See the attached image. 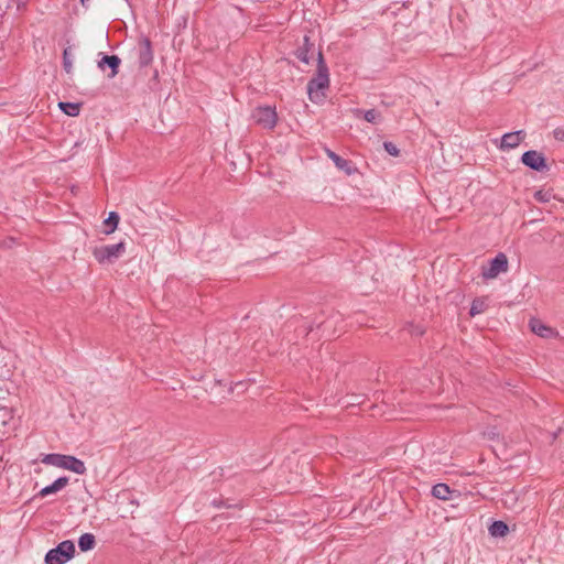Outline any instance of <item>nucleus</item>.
I'll return each mask as SVG.
<instances>
[{"mask_svg": "<svg viewBox=\"0 0 564 564\" xmlns=\"http://www.w3.org/2000/svg\"><path fill=\"white\" fill-rule=\"evenodd\" d=\"M329 86V76L326 65L323 63L322 54H319V64L317 73L307 84L308 97L313 102H321L325 97V90Z\"/></svg>", "mask_w": 564, "mask_h": 564, "instance_id": "obj_1", "label": "nucleus"}, {"mask_svg": "<svg viewBox=\"0 0 564 564\" xmlns=\"http://www.w3.org/2000/svg\"><path fill=\"white\" fill-rule=\"evenodd\" d=\"M42 463L70 470L77 475H84L87 471L85 463L72 455L47 454L42 458Z\"/></svg>", "mask_w": 564, "mask_h": 564, "instance_id": "obj_2", "label": "nucleus"}, {"mask_svg": "<svg viewBox=\"0 0 564 564\" xmlns=\"http://www.w3.org/2000/svg\"><path fill=\"white\" fill-rule=\"evenodd\" d=\"M75 545L70 540L61 542L45 555V564H65L74 557Z\"/></svg>", "mask_w": 564, "mask_h": 564, "instance_id": "obj_3", "label": "nucleus"}, {"mask_svg": "<svg viewBox=\"0 0 564 564\" xmlns=\"http://www.w3.org/2000/svg\"><path fill=\"white\" fill-rule=\"evenodd\" d=\"M126 251V243L120 241L115 245L100 246L94 249V257L99 263H112Z\"/></svg>", "mask_w": 564, "mask_h": 564, "instance_id": "obj_4", "label": "nucleus"}, {"mask_svg": "<svg viewBox=\"0 0 564 564\" xmlns=\"http://www.w3.org/2000/svg\"><path fill=\"white\" fill-rule=\"evenodd\" d=\"M508 271V258L505 253H498L486 267H482L481 275L486 280L495 279L500 273Z\"/></svg>", "mask_w": 564, "mask_h": 564, "instance_id": "obj_5", "label": "nucleus"}, {"mask_svg": "<svg viewBox=\"0 0 564 564\" xmlns=\"http://www.w3.org/2000/svg\"><path fill=\"white\" fill-rule=\"evenodd\" d=\"M252 118L257 124L264 129H273L276 124L278 116L272 107H258L252 112Z\"/></svg>", "mask_w": 564, "mask_h": 564, "instance_id": "obj_6", "label": "nucleus"}, {"mask_svg": "<svg viewBox=\"0 0 564 564\" xmlns=\"http://www.w3.org/2000/svg\"><path fill=\"white\" fill-rule=\"evenodd\" d=\"M521 161L525 166L534 171L543 172L547 170V164L544 155L538 151L530 150L524 152L522 154Z\"/></svg>", "mask_w": 564, "mask_h": 564, "instance_id": "obj_7", "label": "nucleus"}, {"mask_svg": "<svg viewBox=\"0 0 564 564\" xmlns=\"http://www.w3.org/2000/svg\"><path fill=\"white\" fill-rule=\"evenodd\" d=\"M525 138L523 130L505 133L501 137L500 149L510 150L517 148Z\"/></svg>", "mask_w": 564, "mask_h": 564, "instance_id": "obj_8", "label": "nucleus"}, {"mask_svg": "<svg viewBox=\"0 0 564 564\" xmlns=\"http://www.w3.org/2000/svg\"><path fill=\"white\" fill-rule=\"evenodd\" d=\"M326 154L334 162L336 167L340 171H344L347 175H351L356 172V167L354 166V164L350 161L343 159L341 156L336 154L334 151L327 149Z\"/></svg>", "mask_w": 564, "mask_h": 564, "instance_id": "obj_9", "label": "nucleus"}, {"mask_svg": "<svg viewBox=\"0 0 564 564\" xmlns=\"http://www.w3.org/2000/svg\"><path fill=\"white\" fill-rule=\"evenodd\" d=\"M12 420V409L8 406H0V437H3L10 432V424Z\"/></svg>", "mask_w": 564, "mask_h": 564, "instance_id": "obj_10", "label": "nucleus"}, {"mask_svg": "<svg viewBox=\"0 0 564 564\" xmlns=\"http://www.w3.org/2000/svg\"><path fill=\"white\" fill-rule=\"evenodd\" d=\"M68 477H59L55 481H53L51 485L44 487L39 492V496L46 497L48 495L56 494L64 489L68 485Z\"/></svg>", "mask_w": 564, "mask_h": 564, "instance_id": "obj_11", "label": "nucleus"}, {"mask_svg": "<svg viewBox=\"0 0 564 564\" xmlns=\"http://www.w3.org/2000/svg\"><path fill=\"white\" fill-rule=\"evenodd\" d=\"M153 54L151 50V43L148 39H143L140 42L139 48V62L142 66H147L152 62Z\"/></svg>", "mask_w": 564, "mask_h": 564, "instance_id": "obj_12", "label": "nucleus"}, {"mask_svg": "<svg viewBox=\"0 0 564 564\" xmlns=\"http://www.w3.org/2000/svg\"><path fill=\"white\" fill-rule=\"evenodd\" d=\"M530 328L534 334L543 338L552 337L555 334V332L551 327L546 326L540 319L536 318H532L530 321Z\"/></svg>", "mask_w": 564, "mask_h": 564, "instance_id": "obj_13", "label": "nucleus"}, {"mask_svg": "<svg viewBox=\"0 0 564 564\" xmlns=\"http://www.w3.org/2000/svg\"><path fill=\"white\" fill-rule=\"evenodd\" d=\"M105 65L111 68L110 77H115L118 74V67L120 65V58L117 55H105L98 63L100 68Z\"/></svg>", "mask_w": 564, "mask_h": 564, "instance_id": "obj_14", "label": "nucleus"}, {"mask_svg": "<svg viewBox=\"0 0 564 564\" xmlns=\"http://www.w3.org/2000/svg\"><path fill=\"white\" fill-rule=\"evenodd\" d=\"M452 490L451 488L443 482L436 484L432 488V495L433 497L441 499V500H448L451 499Z\"/></svg>", "mask_w": 564, "mask_h": 564, "instance_id": "obj_15", "label": "nucleus"}, {"mask_svg": "<svg viewBox=\"0 0 564 564\" xmlns=\"http://www.w3.org/2000/svg\"><path fill=\"white\" fill-rule=\"evenodd\" d=\"M509 531L508 525L503 521H494L489 527V533L495 538H503Z\"/></svg>", "mask_w": 564, "mask_h": 564, "instance_id": "obj_16", "label": "nucleus"}, {"mask_svg": "<svg viewBox=\"0 0 564 564\" xmlns=\"http://www.w3.org/2000/svg\"><path fill=\"white\" fill-rule=\"evenodd\" d=\"M95 544L96 540L91 533H84L78 539V546L83 552L93 550Z\"/></svg>", "mask_w": 564, "mask_h": 564, "instance_id": "obj_17", "label": "nucleus"}, {"mask_svg": "<svg viewBox=\"0 0 564 564\" xmlns=\"http://www.w3.org/2000/svg\"><path fill=\"white\" fill-rule=\"evenodd\" d=\"M364 117V119L370 123H378L381 121V115L379 111L375 110V109H369V110H360V109H357L356 110V116L359 117L361 116Z\"/></svg>", "mask_w": 564, "mask_h": 564, "instance_id": "obj_18", "label": "nucleus"}, {"mask_svg": "<svg viewBox=\"0 0 564 564\" xmlns=\"http://www.w3.org/2000/svg\"><path fill=\"white\" fill-rule=\"evenodd\" d=\"M59 109L70 117H76L79 115L80 106L76 102H59L58 104Z\"/></svg>", "mask_w": 564, "mask_h": 564, "instance_id": "obj_19", "label": "nucleus"}, {"mask_svg": "<svg viewBox=\"0 0 564 564\" xmlns=\"http://www.w3.org/2000/svg\"><path fill=\"white\" fill-rule=\"evenodd\" d=\"M119 223V215L116 212H111L108 218L105 220V225L108 227L106 234H111L115 231Z\"/></svg>", "mask_w": 564, "mask_h": 564, "instance_id": "obj_20", "label": "nucleus"}, {"mask_svg": "<svg viewBox=\"0 0 564 564\" xmlns=\"http://www.w3.org/2000/svg\"><path fill=\"white\" fill-rule=\"evenodd\" d=\"M486 301L484 299H476L473 301L470 306V315L475 316L477 314L482 313L486 310Z\"/></svg>", "mask_w": 564, "mask_h": 564, "instance_id": "obj_21", "label": "nucleus"}, {"mask_svg": "<svg viewBox=\"0 0 564 564\" xmlns=\"http://www.w3.org/2000/svg\"><path fill=\"white\" fill-rule=\"evenodd\" d=\"M63 67L67 74H70L73 70V59L69 47L65 48L63 52Z\"/></svg>", "mask_w": 564, "mask_h": 564, "instance_id": "obj_22", "label": "nucleus"}, {"mask_svg": "<svg viewBox=\"0 0 564 564\" xmlns=\"http://www.w3.org/2000/svg\"><path fill=\"white\" fill-rule=\"evenodd\" d=\"M534 197L538 202H541V203H547L550 202L551 197H552V194L551 192L549 191H538L535 194H534Z\"/></svg>", "mask_w": 564, "mask_h": 564, "instance_id": "obj_23", "label": "nucleus"}, {"mask_svg": "<svg viewBox=\"0 0 564 564\" xmlns=\"http://www.w3.org/2000/svg\"><path fill=\"white\" fill-rule=\"evenodd\" d=\"M383 148L392 156H398L400 153L398 147L392 142H384Z\"/></svg>", "mask_w": 564, "mask_h": 564, "instance_id": "obj_24", "label": "nucleus"}, {"mask_svg": "<svg viewBox=\"0 0 564 564\" xmlns=\"http://www.w3.org/2000/svg\"><path fill=\"white\" fill-rule=\"evenodd\" d=\"M553 134L556 140L564 142V129L563 128L555 129Z\"/></svg>", "mask_w": 564, "mask_h": 564, "instance_id": "obj_25", "label": "nucleus"}, {"mask_svg": "<svg viewBox=\"0 0 564 564\" xmlns=\"http://www.w3.org/2000/svg\"><path fill=\"white\" fill-rule=\"evenodd\" d=\"M297 57H299L300 59H302L303 62H305V63H307V62H308V59H307V57H306L305 55H302V54H301V55H297Z\"/></svg>", "mask_w": 564, "mask_h": 564, "instance_id": "obj_26", "label": "nucleus"}, {"mask_svg": "<svg viewBox=\"0 0 564 564\" xmlns=\"http://www.w3.org/2000/svg\"><path fill=\"white\" fill-rule=\"evenodd\" d=\"M83 6H85L89 0H79Z\"/></svg>", "mask_w": 564, "mask_h": 564, "instance_id": "obj_27", "label": "nucleus"}]
</instances>
